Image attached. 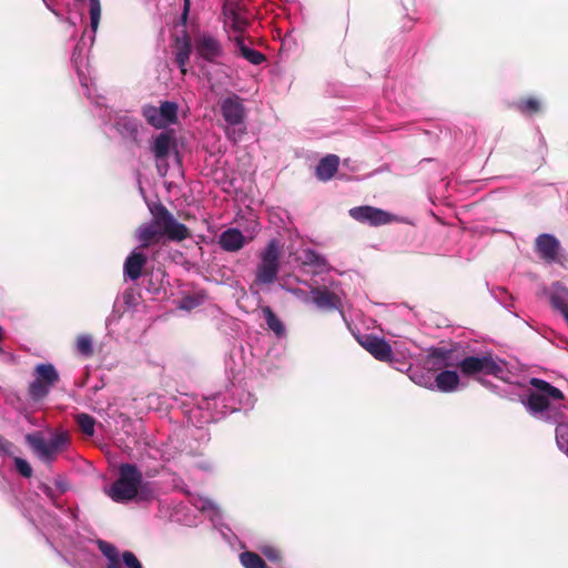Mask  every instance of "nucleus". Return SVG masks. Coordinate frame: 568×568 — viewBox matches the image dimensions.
I'll list each match as a JSON object with an SVG mask.
<instances>
[{
  "instance_id": "2f4dec72",
  "label": "nucleus",
  "mask_w": 568,
  "mask_h": 568,
  "mask_svg": "<svg viewBox=\"0 0 568 568\" xmlns=\"http://www.w3.org/2000/svg\"><path fill=\"white\" fill-rule=\"evenodd\" d=\"M77 424L82 433L87 436H93L95 420L92 416L88 414H78L75 417Z\"/></svg>"
},
{
  "instance_id": "bb28decb",
  "label": "nucleus",
  "mask_w": 568,
  "mask_h": 568,
  "mask_svg": "<svg viewBox=\"0 0 568 568\" xmlns=\"http://www.w3.org/2000/svg\"><path fill=\"white\" fill-rule=\"evenodd\" d=\"M192 504L196 509L207 513L213 525L217 526L221 519V511L211 499L199 496L193 498Z\"/></svg>"
},
{
  "instance_id": "a18cd8bd",
  "label": "nucleus",
  "mask_w": 568,
  "mask_h": 568,
  "mask_svg": "<svg viewBox=\"0 0 568 568\" xmlns=\"http://www.w3.org/2000/svg\"><path fill=\"white\" fill-rule=\"evenodd\" d=\"M55 485H57V487H58L61 491H65L67 487H65V484H64V481H63V480H60V479L55 480Z\"/></svg>"
},
{
  "instance_id": "b1692460",
  "label": "nucleus",
  "mask_w": 568,
  "mask_h": 568,
  "mask_svg": "<svg viewBox=\"0 0 568 568\" xmlns=\"http://www.w3.org/2000/svg\"><path fill=\"white\" fill-rule=\"evenodd\" d=\"M459 376L455 371H443L437 374L434 388L444 393H452L458 388Z\"/></svg>"
},
{
  "instance_id": "f704fd0d",
  "label": "nucleus",
  "mask_w": 568,
  "mask_h": 568,
  "mask_svg": "<svg viewBox=\"0 0 568 568\" xmlns=\"http://www.w3.org/2000/svg\"><path fill=\"white\" fill-rule=\"evenodd\" d=\"M189 58H190V45H189V43H185L182 48L179 49V51L175 54V61L183 74L186 73L185 64L189 61Z\"/></svg>"
},
{
  "instance_id": "e433bc0d",
  "label": "nucleus",
  "mask_w": 568,
  "mask_h": 568,
  "mask_svg": "<svg viewBox=\"0 0 568 568\" xmlns=\"http://www.w3.org/2000/svg\"><path fill=\"white\" fill-rule=\"evenodd\" d=\"M245 132L246 129L243 124L237 126H229V124H226L225 128V134L227 139L233 141L234 143L239 142L241 138L245 134Z\"/></svg>"
},
{
  "instance_id": "9b49d317",
  "label": "nucleus",
  "mask_w": 568,
  "mask_h": 568,
  "mask_svg": "<svg viewBox=\"0 0 568 568\" xmlns=\"http://www.w3.org/2000/svg\"><path fill=\"white\" fill-rule=\"evenodd\" d=\"M36 378L30 383L29 394L38 400L45 397L59 381V374L52 364H39L34 368Z\"/></svg>"
},
{
  "instance_id": "a19ab883",
  "label": "nucleus",
  "mask_w": 568,
  "mask_h": 568,
  "mask_svg": "<svg viewBox=\"0 0 568 568\" xmlns=\"http://www.w3.org/2000/svg\"><path fill=\"white\" fill-rule=\"evenodd\" d=\"M39 489L54 504L57 505V500H55V494L53 491V489L47 485V484H43L41 483L39 485Z\"/></svg>"
},
{
  "instance_id": "6ab92c4d",
  "label": "nucleus",
  "mask_w": 568,
  "mask_h": 568,
  "mask_svg": "<svg viewBox=\"0 0 568 568\" xmlns=\"http://www.w3.org/2000/svg\"><path fill=\"white\" fill-rule=\"evenodd\" d=\"M311 294L313 303L320 310L331 311L341 307V296L336 291H329L327 287H313Z\"/></svg>"
},
{
  "instance_id": "f257e3e1",
  "label": "nucleus",
  "mask_w": 568,
  "mask_h": 568,
  "mask_svg": "<svg viewBox=\"0 0 568 568\" xmlns=\"http://www.w3.org/2000/svg\"><path fill=\"white\" fill-rule=\"evenodd\" d=\"M528 383L535 387L536 392L530 393L526 399L521 400L524 406L536 418L556 423L557 446L559 449L562 446H567L568 424L560 422L564 418L565 405L561 404L564 393L540 378L532 377Z\"/></svg>"
},
{
  "instance_id": "473e14b6",
  "label": "nucleus",
  "mask_w": 568,
  "mask_h": 568,
  "mask_svg": "<svg viewBox=\"0 0 568 568\" xmlns=\"http://www.w3.org/2000/svg\"><path fill=\"white\" fill-rule=\"evenodd\" d=\"M409 378L419 386L425 388L434 389V382L432 375L424 371H412L409 373Z\"/></svg>"
},
{
  "instance_id": "f3484780",
  "label": "nucleus",
  "mask_w": 568,
  "mask_h": 568,
  "mask_svg": "<svg viewBox=\"0 0 568 568\" xmlns=\"http://www.w3.org/2000/svg\"><path fill=\"white\" fill-rule=\"evenodd\" d=\"M85 51H87V43H85V40L83 37L81 39V41L75 45L73 53H72L71 61H72V64L78 73L79 81L85 90L84 93L87 94V97L90 100H92L94 103H97L98 105H102V103L99 100H94L93 97L91 95V91H90L89 82H88L89 80L83 70Z\"/></svg>"
},
{
  "instance_id": "ea45409f",
  "label": "nucleus",
  "mask_w": 568,
  "mask_h": 568,
  "mask_svg": "<svg viewBox=\"0 0 568 568\" xmlns=\"http://www.w3.org/2000/svg\"><path fill=\"white\" fill-rule=\"evenodd\" d=\"M200 305V301L193 296H185L180 302V308L190 311Z\"/></svg>"
},
{
  "instance_id": "7ed1b4c3",
  "label": "nucleus",
  "mask_w": 568,
  "mask_h": 568,
  "mask_svg": "<svg viewBox=\"0 0 568 568\" xmlns=\"http://www.w3.org/2000/svg\"><path fill=\"white\" fill-rule=\"evenodd\" d=\"M151 222L141 225L136 230V240L142 247H148L163 236L178 242L189 236L187 227L178 222L164 205H155L151 209Z\"/></svg>"
},
{
  "instance_id": "2eb2a0df",
  "label": "nucleus",
  "mask_w": 568,
  "mask_h": 568,
  "mask_svg": "<svg viewBox=\"0 0 568 568\" xmlns=\"http://www.w3.org/2000/svg\"><path fill=\"white\" fill-rule=\"evenodd\" d=\"M221 114L229 126H237L244 123L245 106L242 99L232 94L220 102Z\"/></svg>"
},
{
  "instance_id": "7c9ffc66",
  "label": "nucleus",
  "mask_w": 568,
  "mask_h": 568,
  "mask_svg": "<svg viewBox=\"0 0 568 568\" xmlns=\"http://www.w3.org/2000/svg\"><path fill=\"white\" fill-rule=\"evenodd\" d=\"M240 561L244 568H265L264 560L255 552L244 551L240 555Z\"/></svg>"
},
{
  "instance_id": "4468645a",
  "label": "nucleus",
  "mask_w": 568,
  "mask_h": 568,
  "mask_svg": "<svg viewBox=\"0 0 568 568\" xmlns=\"http://www.w3.org/2000/svg\"><path fill=\"white\" fill-rule=\"evenodd\" d=\"M349 215L354 220L372 226L385 225L395 220V216L388 212L369 205L353 207L349 210Z\"/></svg>"
},
{
  "instance_id": "a878e982",
  "label": "nucleus",
  "mask_w": 568,
  "mask_h": 568,
  "mask_svg": "<svg viewBox=\"0 0 568 568\" xmlns=\"http://www.w3.org/2000/svg\"><path fill=\"white\" fill-rule=\"evenodd\" d=\"M231 40L235 42L241 55L252 64L258 65L265 60V57L261 52L245 44L243 36H235L231 38Z\"/></svg>"
},
{
  "instance_id": "4be33fe9",
  "label": "nucleus",
  "mask_w": 568,
  "mask_h": 568,
  "mask_svg": "<svg viewBox=\"0 0 568 568\" xmlns=\"http://www.w3.org/2000/svg\"><path fill=\"white\" fill-rule=\"evenodd\" d=\"M145 263L146 256L143 253L138 252L136 250L132 251L131 254L125 258L123 265L124 277L130 281H136L140 278Z\"/></svg>"
},
{
  "instance_id": "09e8293b",
  "label": "nucleus",
  "mask_w": 568,
  "mask_h": 568,
  "mask_svg": "<svg viewBox=\"0 0 568 568\" xmlns=\"http://www.w3.org/2000/svg\"><path fill=\"white\" fill-rule=\"evenodd\" d=\"M189 8V0H185V11L187 10Z\"/></svg>"
},
{
  "instance_id": "aec40b11",
  "label": "nucleus",
  "mask_w": 568,
  "mask_h": 568,
  "mask_svg": "<svg viewBox=\"0 0 568 568\" xmlns=\"http://www.w3.org/2000/svg\"><path fill=\"white\" fill-rule=\"evenodd\" d=\"M195 48L199 55L207 61H214L222 54L219 40L210 34H202L196 38Z\"/></svg>"
},
{
  "instance_id": "de8ad7c7",
  "label": "nucleus",
  "mask_w": 568,
  "mask_h": 568,
  "mask_svg": "<svg viewBox=\"0 0 568 568\" xmlns=\"http://www.w3.org/2000/svg\"><path fill=\"white\" fill-rule=\"evenodd\" d=\"M560 450L568 457V443L567 446H562Z\"/></svg>"
},
{
  "instance_id": "423d86ee",
  "label": "nucleus",
  "mask_w": 568,
  "mask_h": 568,
  "mask_svg": "<svg viewBox=\"0 0 568 568\" xmlns=\"http://www.w3.org/2000/svg\"><path fill=\"white\" fill-rule=\"evenodd\" d=\"M26 439L36 455L47 464L52 463L69 444V436L65 433L54 434L50 439H45L40 433L29 434Z\"/></svg>"
},
{
  "instance_id": "0eeeda50",
  "label": "nucleus",
  "mask_w": 568,
  "mask_h": 568,
  "mask_svg": "<svg viewBox=\"0 0 568 568\" xmlns=\"http://www.w3.org/2000/svg\"><path fill=\"white\" fill-rule=\"evenodd\" d=\"M223 28L229 38L243 36L250 26L247 12L240 2L235 0H225L222 7Z\"/></svg>"
},
{
  "instance_id": "9d476101",
  "label": "nucleus",
  "mask_w": 568,
  "mask_h": 568,
  "mask_svg": "<svg viewBox=\"0 0 568 568\" xmlns=\"http://www.w3.org/2000/svg\"><path fill=\"white\" fill-rule=\"evenodd\" d=\"M178 104L164 101L160 106L146 104L142 108V114L148 123L156 129H164L174 124L178 120Z\"/></svg>"
},
{
  "instance_id": "c03bdc74",
  "label": "nucleus",
  "mask_w": 568,
  "mask_h": 568,
  "mask_svg": "<svg viewBox=\"0 0 568 568\" xmlns=\"http://www.w3.org/2000/svg\"><path fill=\"white\" fill-rule=\"evenodd\" d=\"M3 338H4V329L0 325V354H3V348H2V341H3Z\"/></svg>"
},
{
  "instance_id": "dca6fc26",
  "label": "nucleus",
  "mask_w": 568,
  "mask_h": 568,
  "mask_svg": "<svg viewBox=\"0 0 568 568\" xmlns=\"http://www.w3.org/2000/svg\"><path fill=\"white\" fill-rule=\"evenodd\" d=\"M359 344L376 359L382 362H390L393 351L390 345L377 336L366 335L358 338Z\"/></svg>"
},
{
  "instance_id": "49530a36",
  "label": "nucleus",
  "mask_w": 568,
  "mask_h": 568,
  "mask_svg": "<svg viewBox=\"0 0 568 568\" xmlns=\"http://www.w3.org/2000/svg\"><path fill=\"white\" fill-rule=\"evenodd\" d=\"M42 1L44 2V4L47 6V8L49 10H51L55 16H59L58 12L50 7V4L47 2V0H42Z\"/></svg>"
},
{
  "instance_id": "5701e85b",
  "label": "nucleus",
  "mask_w": 568,
  "mask_h": 568,
  "mask_svg": "<svg viewBox=\"0 0 568 568\" xmlns=\"http://www.w3.org/2000/svg\"><path fill=\"white\" fill-rule=\"evenodd\" d=\"M114 128L123 138L135 139L139 133L140 121L129 114L118 115Z\"/></svg>"
},
{
  "instance_id": "58836bf2",
  "label": "nucleus",
  "mask_w": 568,
  "mask_h": 568,
  "mask_svg": "<svg viewBox=\"0 0 568 568\" xmlns=\"http://www.w3.org/2000/svg\"><path fill=\"white\" fill-rule=\"evenodd\" d=\"M16 469L26 478H30L32 476V467L31 465L21 457L14 458Z\"/></svg>"
},
{
  "instance_id": "72a5a7b5",
  "label": "nucleus",
  "mask_w": 568,
  "mask_h": 568,
  "mask_svg": "<svg viewBox=\"0 0 568 568\" xmlns=\"http://www.w3.org/2000/svg\"><path fill=\"white\" fill-rule=\"evenodd\" d=\"M77 349L84 356H90L93 353L92 337L83 334L77 338Z\"/></svg>"
},
{
  "instance_id": "393cba45",
  "label": "nucleus",
  "mask_w": 568,
  "mask_h": 568,
  "mask_svg": "<svg viewBox=\"0 0 568 568\" xmlns=\"http://www.w3.org/2000/svg\"><path fill=\"white\" fill-rule=\"evenodd\" d=\"M339 164L337 155L329 154L323 158L316 166V176L321 181L331 180L336 173Z\"/></svg>"
},
{
  "instance_id": "f03ea898",
  "label": "nucleus",
  "mask_w": 568,
  "mask_h": 568,
  "mask_svg": "<svg viewBox=\"0 0 568 568\" xmlns=\"http://www.w3.org/2000/svg\"><path fill=\"white\" fill-rule=\"evenodd\" d=\"M115 503L150 501L156 498L158 489L151 481L143 480L141 470L132 464H122L118 479L106 489Z\"/></svg>"
},
{
  "instance_id": "79ce46f5",
  "label": "nucleus",
  "mask_w": 568,
  "mask_h": 568,
  "mask_svg": "<svg viewBox=\"0 0 568 568\" xmlns=\"http://www.w3.org/2000/svg\"><path fill=\"white\" fill-rule=\"evenodd\" d=\"M12 444L0 436V453L4 455L11 454Z\"/></svg>"
},
{
  "instance_id": "39448f33",
  "label": "nucleus",
  "mask_w": 568,
  "mask_h": 568,
  "mask_svg": "<svg viewBox=\"0 0 568 568\" xmlns=\"http://www.w3.org/2000/svg\"><path fill=\"white\" fill-rule=\"evenodd\" d=\"M280 242L276 239H272L258 255L260 261L255 270V285H271L277 280L280 272Z\"/></svg>"
},
{
  "instance_id": "4c0bfd02",
  "label": "nucleus",
  "mask_w": 568,
  "mask_h": 568,
  "mask_svg": "<svg viewBox=\"0 0 568 568\" xmlns=\"http://www.w3.org/2000/svg\"><path fill=\"white\" fill-rule=\"evenodd\" d=\"M260 550L270 561L277 562L282 558L281 551L272 545L261 546Z\"/></svg>"
},
{
  "instance_id": "c85d7f7f",
  "label": "nucleus",
  "mask_w": 568,
  "mask_h": 568,
  "mask_svg": "<svg viewBox=\"0 0 568 568\" xmlns=\"http://www.w3.org/2000/svg\"><path fill=\"white\" fill-rule=\"evenodd\" d=\"M89 12H90V45L94 42L95 33L99 28L100 18H101V3L100 0H89Z\"/></svg>"
},
{
  "instance_id": "1a4fd4ad",
  "label": "nucleus",
  "mask_w": 568,
  "mask_h": 568,
  "mask_svg": "<svg viewBox=\"0 0 568 568\" xmlns=\"http://www.w3.org/2000/svg\"><path fill=\"white\" fill-rule=\"evenodd\" d=\"M151 152L155 159L159 174L165 176L169 169L166 160L172 154L178 155L174 135L168 131L155 135L151 143Z\"/></svg>"
},
{
  "instance_id": "a211bd4d",
  "label": "nucleus",
  "mask_w": 568,
  "mask_h": 568,
  "mask_svg": "<svg viewBox=\"0 0 568 568\" xmlns=\"http://www.w3.org/2000/svg\"><path fill=\"white\" fill-rule=\"evenodd\" d=\"M246 237L236 227H230L223 231L219 239L217 244L220 247L229 253H235L242 250L247 244Z\"/></svg>"
},
{
  "instance_id": "c756f323",
  "label": "nucleus",
  "mask_w": 568,
  "mask_h": 568,
  "mask_svg": "<svg viewBox=\"0 0 568 568\" xmlns=\"http://www.w3.org/2000/svg\"><path fill=\"white\" fill-rule=\"evenodd\" d=\"M302 261L303 264L314 266L317 268L323 270L327 267V261L325 256L312 248H306L303 251Z\"/></svg>"
},
{
  "instance_id": "37998d69",
  "label": "nucleus",
  "mask_w": 568,
  "mask_h": 568,
  "mask_svg": "<svg viewBox=\"0 0 568 568\" xmlns=\"http://www.w3.org/2000/svg\"><path fill=\"white\" fill-rule=\"evenodd\" d=\"M220 531L227 542H232V532L229 527L221 525Z\"/></svg>"
},
{
  "instance_id": "6e6552de",
  "label": "nucleus",
  "mask_w": 568,
  "mask_h": 568,
  "mask_svg": "<svg viewBox=\"0 0 568 568\" xmlns=\"http://www.w3.org/2000/svg\"><path fill=\"white\" fill-rule=\"evenodd\" d=\"M535 251L540 260L547 264L568 266V253L561 247L560 242L552 234L542 233L535 240Z\"/></svg>"
},
{
  "instance_id": "ddd939ff",
  "label": "nucleus",
  "mask_w": 568,
  "mask_h": 568,
  "mask_svg": "<svg viewBox=\"0 0 568 568\" xmlns=\"http://www.w3.org/2000/svg\"><path fill=\"white\" fill-rule=\"evenodd\" d=\"M98 546L108 559V568H143L140 560L131 551H124L120 555L113 545L103 540H99Z\"/></svg>"
},
{
  "instance_id": "20e7f679",
  "label": "nucleus",
  "mask_w": 568,
  "mask_h": 568,
  "mask_svg": "<svg viewBox=\"0 0 568 568\" xmlns=\"http://www.w3.org/2000/svg\"><path fill=\"white\" fill-rule=\"evenodd\" d=\"M458 367L465 375L483 373L493 375L510 386L520 388L527 386L524 376L510 369L506 362L493 355L467 356L459 362Z\"/></svg>"
},
{
  "instance_id": "f8f14e48",
  "label": "nucleus",
  "mask_w": 568,
  "mask_h": 568,
  "mask_svg": "<svg viewBox=\"0 0 568 568\" xmlns=\"http://www.w3.org/2000/svg\"><path fill=\"white\" fill-rule=\"evenodd\" d=\"M220 399V394H213L210 397L202 398L196 407L190 410L189 420L196 427H201L202 424L215 422L220 415L225 414V412L213 410Z\"/></svg>"
},
{
  "instance_id": "c9c22d12",
  "label": "nucleus",
  "mask_w": 568,
  "mask_h": 568,
  "mask_svg": "<svg viewBox=\"0 0 568 568\" xmlns=\"http://www.w3.org/2000/svg\"><path fill=\"white\" fill-rule=\"evenodd\" d=\"M518 109L523 113H534L540 110V102L535 98H528L518 103Z\"/></svg>"
},
{
  "instance_id": "412c9836",
  "label": "nucleus",
  "mask_w": 568,
  "mask_h": 568,
  "mask_svg": "<svg viewBox=\"0 0 568 568\" xmlns=\"http://www.w3.org/2000/svg\"><path fill=\"white\" fill-rule=\"evenodd\" d=\"M548 295L552 307L562 315L568 325V288L556 282L549 287Z\"/></svg>"
},
{
  "instance_id": "cd10ccee",
  "label": "nucleus",
  "mask_w": 568,
  "mask_h": 568,
  "mask_svg": "<svg viewBox=\"0 0 568 568\" xmlns=\"http://www.w3.org/2000/svg\"><path fill=\"white\" fill-rule=\"evenodd\" d=\"M262 313L267 327L277 336L283 337L285 335V326L283 322L275 315L270 306L262 307Z\"/></svg>"
}]
</instances>
